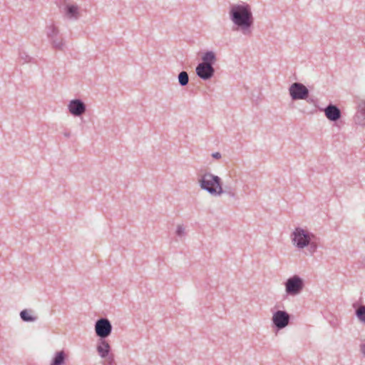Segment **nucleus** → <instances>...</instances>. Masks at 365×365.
<instances>
[{
	"label": "nucleus",
	"mask_w": 365,
	"mask_h": 365,
	"mask_svg": "<svg viewBox=\"0 0 365 365\" xmlns=\"http://www.w3.org/2000/svg\"><path fill=\"white\" fill-rule=\"evenodd\" d=\"M46 31L52 46L55 49L62 50L63 47V40L59 34L58 28L52 23L46 26Z\"/></svg>",
	"instance_id": "6"
},
{
	"label": "nucleus",
	"mask_w": 365,
	"mask_h": 365,
	"mask_svg": "<svg viewBox=\"0 0 365 365\" xmlns=\"http://www.w3.org/2000/svg\"><path fill=\"white\" fill-rule=\"evenodd\" d=\"M200 188L212 195L218 196L224 192L222 180L211 173L206 172L198 179Z\"/></svg>",
	"instance_id": "3"
},
{
	"label": "nucleus",
	"mask_w": 365,
	"mask_h": 365,
	"mask_svg": "<svg viewBox=\"0 0 365 365\" xmlns=\"http://www.w3.org/2000/svg\"><path fill=\"white\" fill-rule=\"evenodd\" d=\"M316 238L315 235L302 227H296L291 234L293 245L298 249H303L311 243V239Z\"/></svg>",
	"instance_id": "4"
},
{
	"label": "nucleus",
	"mask_w": 365,
	"mask_h": 365,
	"mask_svg": "<svg viewBox=\"0 0 365 365\" xmlns=\"http://www.w3.org/2000/svg\"><path fill=\"white\" fill-rule=\"evenodd\" d=\"M212 158H214L215 159H220L222 157L221 153L219 152L213 153L212 154Z\"/></svg>",
	"instance_id": "22"
},
{
	"label": "nucleus",
	"mask_w": 365,
	"mask_h": 365,
	"mask_svg": "<svg viewBox=\"0 0 365 365\" xmlns=\"http://www.w3.org/2000/svg\"><path fill=\"white\" fill-rule=\"evenodd\" d=\"M96 351L101 358L110 354V346L106 339H99L96 344Z\"/></svg>",
	"instance_id": "13"
},
{
	"label": "nucleus",
	"mask_w": 365,
	"mask_h": 365,
	"mask_svg": "<svg viewBox=\"0 0 365 365\" xmlns=\"http://www.w3.org/2000/svg\"><path fill=\"white\" fill-rule=\"evenodd\" d=\"M31 313V310L24 309L20 313L21 318L25 322H34L36 319V317H33Z\"/></svg>",
	"instance_id": "16"
},
{
	"label": "nucleus",
	"mask_w": 365,
	"mask_h": 365,
	"mask_svg": "<svg viewBox=\"0 0 365 365\" xmlns=\"http://www.w3.org/2000/svg\"><path fill=\"white\" fill-rule=\"evenodd\" d=\"M179 84L181 86H185L189 82V76L186 71H181L178 76Z\"/></svg>",
	"instance_id": "15"
},
{
	"label": "nucleus",
	"mask_w": 365,
	"mask_h": 365,
	"mask_svg": "<svg viewBox=\"0 0 365 365\" xmlns=\"http://www.w3.org/2000/svg\"><path fill=\"white\" fill-rule=\"evenodd\" d=\"M325 116L331 121L338 120L341 116V113L340 109L335 105L331 103L329 104L324 109Z\"/></svg>",
	"instance_id": "12"
},
{
	"label": "nucleus",
	"mask_w": 365,
	"mask_h": 365,
	"mask_svg": "<svg viewBox=\"0 0 365 365\" xmlns=\"http://www.w3.org/2000/svg\"><path fill=\"white\" fill-rule=\"evenodd\" d=\"M223 193H227L228 195H230V197H235V192L233 191V190H224V192Z\"/></svg>",
	"instance_id": "21"
},
{
	"label": "nucleus",
	"mask_w": 365,
	"mask_h": 365,
	"mask_svg": "<svg viewBox=\"0 0 365 365\" xmlns=\"http://www.w3.org/2000/svg\"><path fill=\"white\" fill-rule=\"evenodd\" d=\"M315 238L311 239V243L308 245V251L309 254L312 255L314 254L317 249V243L314 240Z\"/></svg>",
	"instance_id": "18"
},
{
	"label": "nucleus",
	"mask_w": 365,
	"mask_h": 365,
	"mask_svg": "<svg viewBox=\"0 0 365 365\" xmlns=\"http://www.w3.org/2000/svg\"><path fill=\"white\" fill-rule=\"evenodd\" d=\"M113 327L108 319L101 317L95 323V331L99 339H106L112 332Z\"/></svg>",
	"instance_id": "7"
},
{
	"label": "nucleus",
	"mask_w": 365,
	"mask_h": 365,
	"mask_svg": "<svg viewBox=\"0 0 365 365\" xmlns=\"http://www.w3.org/2000/svg\"><path fill=\"white\" fill-rule=\"evenodd\" d=\"M68 107L70 113L75 116H81L86 111L85 104L78 99L71 101Z\"/></svg>",
	"instance_id": "11"
},
{
	"label": "nucleus",
	"mask_w": 365,
	"mask_h": 365,
	"mask_svg": "<svg viewBox=\"0 0 365 365\" xmlns=\"http://www.w3.org/2000/svg\"><path fill=\"white\" fill-rule=\"evenodd\" d=\"M272 321L274 326L280 330L289 324L290 315L286 311L278 310L273 314Z\"/></svg>",
	"instance_id": "9"
},
{
	"label": "nucleus",
	"mask_w": 365,
	"mask_h": 365,
	"mask_svg": "<svg viewBox=\"0 0 365 365\" xmlns=\"http://www.w3.org/2000/svg\"><path fill=\"white\" fill-rule=\"evenodd\" d=\"M360 351L365 356V342L360 344Z\"/></svg>",
	"instance_id": "23"
},
{
	"label": "nucleus",
	"mask_w": 365,
	"mask_h": 365,
	"mask_svg": "<svg viewBox=\"0 0 365 365\" xmlns=\"http://www.w3.org/2000/svg\"><path fill=\"white\" fill-rule=\"evenodd\" d=\"M285 291L287 295L296 296L303 289L304 280L298 275H294L285 282Z\"/></svg>",
	"instance_id": "5"
},
{
	"label": "nucleus",
	"mask_w": 365,
	"mask_h": 365,
	"mask_svg": "<svg viewBox=\"0 0 365 365\" xmlns=\"http://www.w3.org/2000/svg\"><path fill=\"white\" fill-rule=\"evenodd\" d=\"M202 62L196 66L197 76L204 80L211 79L215 74L214 64L217 61L216 54L214 51H207L202 56Z\"/></svg>",
	"instance_id": "2"
},
{
	"label": "nucleus",
	"mask_w": 365,
	"mask_h": 365,
	"mask_svg": "<svg viewBox=\"0 0 365 365\" xmlns=\"http://www.w3.org/2000/svg\"><path fill=\"white\" fill-rule=\"evenodd\" d=\"M356 315L361 322L365 323V306L359 307L356 310Z\"/></svg>",
	"instance_id": "17"
},
{
	"label": "nucleus",
	"mask_w": 365,
	"mask_h": 365,
	"mask_svg": "<svg viewBox=\"0 0 365 365\" xmlns=\"http://www.w3.org/2000/svg\"><path fill=\"white\" fill-rule=\"evenodd\" d=\"M229 16L234 25L241 31L244 35L251 34V27L254 24V17L251 6L245 2L232 4L230 8Z\"/></svg>",
	"instance_id": "1"
},
{
	"label": "nucleus",
	"mask_w": 365,
	"mask_h": 365,
	"mask_svg": "<svg viewBox=\"0 0 365 365\" xmlns=\"http://www.w3.org/2000/svg\"><path fill=\"white\" fill-rule=\"evenodd\" d=\"M68 358V354L63 351H57L55 354V356L53 359V361L51 365H63L65 360Z\"/></svg>",
	"instance_id": "14"
},
{
	"label": "nucleus",
	"mask_w": 365,
	"mask_h": 365,
	"mask_svg": "<svg viewBox=\"0 0 365 365\" xmlns=\"http://www.w3.org/2000/svg\"><path fill=\"white\" fill-rule=\"evenodd\" d=\"M103 359H104V362H103L104 365H116V363L114 359V355L113 354L108 355L106 358H103Z\"/></svg>",
	"instance_id": "19"
},
{
	"label": "nucleus",
	"mask_w": 365,
	"mask_h": 365,
	"mask_svg": "<svg viewBox=\"0 0 365 365\" xmlns=\"http://www.w3.org/2000/svg\"><path fill=\"white\" fill-rule=\"evenodd\" d=\"M185 234V227L182 225H179L177 227L176 235L179 237H182Z\"/></svg>",
	"instance_id": "20"
},
{
	"label": "nucleus",
	"mask_w": 365,
	"mask_h": 365,
	"mask_svg": "<svg viewBox=\"0 0 365 365\" xmlns=\"http://www.w3.org/2000/svg\"><path fill=\"white\" fill-rule=\"evenodd\" d=\"M289 92L293 101L307 100L309 94L308 88L299 82L292 83L289 88Z\"/></svg>",
	"instance_id": "8"
},
{
	"label": "nucleus",
	"mask_w": 365,
	"mask_h": 365,
	"mask_svg": "<svg viewBox=\"0 0 365 365\" xmlns=\"http://www.w3.org/2000/svg\"><path fill=\"white\" fill-rule=\"evenodd\" d=\"M83 10L77 4L67 3L64 7V15L69 19H78L81 16Z\"/></svg>",
	"instance_id": "10"
}]
</instances>
